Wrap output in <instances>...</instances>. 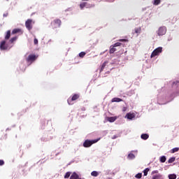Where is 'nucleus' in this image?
<instances>
[{
	"mask_svg": "<svg viewBox=\"0 0 179 179\" xmlns=\"http://www.w3.org/2000/svg\"><path fill=\"white\" fill-rule=\"evenodd\" d=\"M62 24V22L59 19L54 20L51 22V26L52 29H58V27H61V24Z\"/></svg>",
	"mask_w": 179,
	"mask_h": 179,
	"instance_id": "f257e3e1",
	"label": "nucleus"
},
{
	"mask_svg": "<svg viewBox=\"0 0 179 179\" xmlns=\"http://www.w3.org/2000/svg\"><path fill=\"white\" fill-rule=\"evenodd\" d=\"M163 51V48L159 47L153 50L151 54L150 58H155V57H157L161 52Z\"/></svg>",
	"mask_w": 179,
	"mask_h": 179,
	"instance_id": "f03ea898",
	"label": "nucleus"
},
{
	"mask_svg": "<svg viewBox=\"0 0 179 179\" xmlns=\"http://www.w3.org/2000/svg\"><path fill=\"white\" fill-rule=\"evenodd\" d=\"M166 33H167V27L165 26L160 27L157 31V34H158V36H164Z\"/></svg>",
	"mask_w": 179,
	"mask_h": 179,
	"instance_id": "7ed1b4c3",
	"label": "nucleus"
},
{
	"mask_svg": "<svg viewBox=\"0 0 179 179\" xmlns=\"http://www.w3.org/2000/svg\"><path fill=\"white\" fill-rule=\"evenodd\" d=\"M80 97V95H79V94H75L73 95V96L71 98H69L67 101H68V104H69V106H72V104H73L72 103V101H75L76 100H78V99H79Z\"/></svg>",
	"mask_w": 179,
	"mask_h": 179,
	"instance_id": "20e7f679",
	"label": "nucleus"
},
{
	"mask_svg": "<svg viewBox=\"0 0 179 179\" xmlns=\"http://www.w3.org/2000/svg\"><path fill=\"white\" fill-rule=\"evenodd\" d=\"M33 20L31 19H28L26 22H25V27H27V30H29L30 31V30H31L33 29Z\"/></svg>",
	"mask_w": 179,
	"mask_h": 179,
	"instance_id": "39448f33",
	"label": "nucleus"
},
{
	"mask_svg": "<svg viewBox=\"0 0 179 179\" xmlns=\"http://www.w3.org/2000/svg\"><path fill=\"white\" fill-rule=\"evenodd\" d=\"M97 141H90V140H85V141L83 143L84 148H90L93 143H96Z\"/></svg>",
	"mask_w": 179,
	"mask_h": 179,
	"instance_id": "423d86ee",
	"label": "nucleus"
},
{
	"mask_svg": "<svg viewBox=\"0 0 179 179\" xmlns=\"http://www.w3.org/2000/svg\"><path fill=\"white\" fill-rule=\"evenodd\" d=\"M37 59V57L35 55H29L27 58V62H34Z\"/></svg>",
	"mask_w": 179,
	"mask_h": 179,
	"instance_id": "0eeeda50",
	"label": "nucleus"
},
{
	"mask_svg": "<svg viewBox=\"0 0 179 179\" xmlns=\"http://www.w3.org/2000/svg\"><path fill=\"white\" fill-rule=\"evenodd\" d=\"M8 44H6V41H2L0 43V50H8Z\"/></svg>",
	"mask_w": 179,
	"mask_h": 179,
	"instance_id": "6e6552de",
	"label": "nucleus"
},
{
	"mask_svg": "<svg viewBox=\"0 0 179 179\" xmlns=\"http://www.w3.org/2000/svg\"><path fill=\"white\" fill-rule=\"evenodd\" d=\"M70 179H82V178H80L79 175L76 173V172H73L70 176Z\"/></svg>",
	"mask_w": 179,
	"mask_h": 179,
	"instance_id": "1a4fd4ad",
	"label": "nucleus"
},
{
	"mask_svg": "<svg viewBox=\"0 0 179 179\" xmlns=\"http://www.w3.org/2000/svg\"><path fill=\"white\" fill-rule=\"evenodd\" d=\"M17 33H20L21 34H23V31L20 29H15L12 31L13 34H16Z\"/></svg>",
	"mask_w": 179,
	"mask_h": 179,
	"instance_id": "9d476101",
	"label": "nucleus"
},
{
	"mask_svg": "<svg viewBox=\"0 0 179 179\" xmlns=\"http://www.w3.org/2000/svg\"><path fill=\"white\" fill-rule=\"evenodd\" d=\"M111 101H112V103H120V102L122 101V99L115 97V98L112 99Z\"/></svg>",
	"mask_w": 179,
	"mask_h": 179,
	"instance_id": "9b49d317",
	"label": "nucleus"
},
{
	"mask_svg": "<svg viewBox=\"0 0 179 179\" xmlns=\"http://www.w3.org/2000/svg\"><path fill=\"white\" fill-rule=\"evenodd\" d=\"M126 117L128 120H133V118H135V115L134 113H129L126 115Z\"/></svg>",
	"mask_w": 179,
	"mask_h": 179,
	"instance_id": "f8f14e48",
	"label": "nucleus"
},
{
	"mask_svg": "<svg viewBox=\"0 0 179 179\" xmlns=\"http://www.w3.org/2000/svg\"><path fill=\"white\" fill-rule=\"evenodd\" d=\"M107 121L109 122H114L117 120V117H106Z\"/></svg>",
	"mask_w": 179,
	"mask_h": 179,
	"instance_id": "ddd939ff",
	"label": "nucleus"
},
{
	"mask_svg": "<svg viewBox=\"0 0 179 179\" xmlns=\"http://www.w3.org/2000/svg\"><path fill=\"white\" fill-rule=\"evenodd\" d=\"M141 139H143V141H146L147 139H149V134H143L141 136Z\"/></svg>",
	"mask_w": 179,
	"mask_h": 179,
	"instance_id": "4468645a",
	"label": "nucleus"
},
{
	"mask_svg": "<svg viewBox=\"0 0 179 179\" xmlns=\"http://www.w3.org/2000/svg\"><path fill=\"white\" fill-rule=\"evenodd\" d=\"M117 51V48H115L114 46H110V49L109 50L110 54H114Z\"/></svg>",
	"mask_w": 179,
	"mask_h": 179,
	"instance_id": "2eb2a0df",
	"label": "nucleus"
},
{
	"mask_svg": "<svg viewBox=\"0 0 179 179\" xmlns=\"http://www.w3.org/2000/svg\"><path fill=\"white\" fill-rule=\"evenodd\" d=\"M166 160H167V158H166V156H162L160 158H159V162L161 163H166Z\"/></svg>",
	"mask_w": 179,
	"mask_h": 179,
	"instance_id": "dca6fc26",
	"label": "nucleus"
},
{
	"mask_svg": "<svg viewBox=\"0 0 179 179\" xmlns=\"http://www.w3.org/2000/svg\"><path fill=\"white\" fill-rule=\"evenodd\" d=\"M152 179H163V176L161 174L155 175L152 177Z\"/></svg>",
	"mask_w": 179,
	"mask_h": 179,
	"instance_id": "f3484780",
	"label": "nucleus"
},
{
	"mask_svg": "<svg viewBox=\"0 0 179 179\" xmlns=\"http://www.w3.org/2000/svg\"><path fill=\"white\" fill-rule=\"evenodd\" d=\"M86 3H87L83 2V3H81L80 4V9L81 10H83V9L86 7Z\"/></svg>",
	"mask_w": 179,
	"mask_h": 179,
	"instance_id": "a211bd4d",
	"label": "nucleus"
},
{
	"mask_svg": "<svg viewBox=\"0 0 179 179\" xmlns=\"http://www.w3.org/2000/svg\"><path fill=\"white\" fill-rule=\"evenodd\" d=\"M134 30L136 34H141V31H142V29L141 27L135 28Z\"/></svg>",
	"mask_w": 179,
	"mask_h": 179,
	"instance_id": "6ab92c4d",
	"label": "nucleus"
},
{
	"mask_svg": "<svg viewBox=\"0 0 179 179\" xmlns=\"http://www.w3.org/2000/svg\"><path fill=\"white\" fill-rule=\"evenodd\" d=\"M9 38H10V31L8 30L5 36V40H9Z\"/></svg>",
	"mask_w": 179,
	"mask_h": 179,
	"instance_id": "aec40b11",
	"label": "nucleus"
},
{
	"mask_svg": "<svg viewBox=\"0 0 179 179\" xmlns=\"http://www.w3.org/2000/svg\"><path fill=\"white\" fill-rule=\"evenodd\" d=\"M91 176H92V177H97V176H99V172L94 171L91 173Z\"/></svg>",
	"mask_w": 179,
	"mask_h": 179,
	"instance_id": "412c9836",
	"label": "nucleus"
},
{
	"mask_svg": "<svg viewBox=\"0 0 179 179\" xmlns=\"http://www.w3.org/2000/svg\"><path fill=\"white\" fill-rule=\"evenodd\" d=\"M169 179H176V178H177V175L176 174H170V175H169Z\"/></svg>",
	"mask_w": 179,
	"mask_h": 179,
	"instance_id": "4be33fe9",
	"label": "nucleus"
},
{
	"mask_svg": "<svg viewBox=\"0 0 179 179\" xmlns=\"http://www.w3.org/2000/svg\"><path fill=\"white\" fill-rule=\"evenodd\" d=\"M17 40V36L13 37V38H10V43H15V41H16Z\"/></svg>",
	"mask_w": 179,
	"mask_h": 179,
	"instance_id": "5701e85b",
	"label": "nucleus"
},
{
	"mask_svg": "<svg viewBox=\"0 0 179 179\" xmlns=\"http://www.w3.org/2000/svg\"><path fill=\"white\" fill-rule=\"evenodd\" d=\"M71 174H72L71 172H66V174L64 175V178H69L71 177Z\"/></svg>",
	"mask_w": 179,
	"mask_h": 179,
	"instance_id": "b1692460",
	"label": "nucleus"
},
{
	"mask_svg": "<svg viewBox=\"0 0 179 179\" xmlns=\"http://www.w3.org/2000/svg\"><path fill=\"white\" fill-rule=\"evenodd\" d=\"M176 162V157H171L168 160V163H174Z\"/></svg>",
	"mask_w": 179,
	"mask_h": 179,
	"instance_id": "393cba45",
	"label": "nucleus"
},
{
	"mask_svg": "<svg viewBox=\"0 0 179 179\" xmlns=\"http://www.w3.org/2000/svg\"><path fill=\"white\" fill-rule=\"evenodd\" d=\"M128 159H135V155L132 154V153H130L128 155Z\"/></svg>",
	"mask_w": 179,
	"mask_h": 179,
	"instance_id": "a878e982",
	"label": "nucleus"
},
{
	"mask_svg": "<svg viewBox=\"0 0 179 179\" xmlns=\"http://www.w3.org/2000/svg\"><path fill=\"white\" fill-rule=\"evenodd\" d=\"M149 168H146L144 171H143V174L145 176H148V173H149Z\"/></svg>",
	"mask_w": 179,
	"mask_h": 179,
	"instance_id": "bb28decb",
	"label": "nucleus"
},
{
	"mask_svg": "<svg viewBox=\"0 0 179 179\" xmlns=\"http://www.w3.org/2000/svg\"><path fill=\"white\" fill-rule=\"evenodd\" d=\"M179 150V148H173L171 151V153H176V152H178Z\"/></svg>",
	"mask_w": 179,
	"mask_h": 179,
	"instance_id": "cd10ccee",
	"label": "nucleus"
},
{
	"mask_svg": "<svg viewBox=\"0 0 179 179\" xmlns=\"http://www.w3.org/2000/svg\"><path fill=\"white\" fill-rule=\"evenodd\" d=\"M104 68H106V62L103 63V64L101 65L100 72H103V71H104Z\"/></svg>",
	"mask_w": 179,
	"mask_h": 179,
	"instance_id": "c85d7f7f",
	"label": "nucleus"
},
{
	"mask_svg": "<svg viewBox=\"0 0 179 179\" xmlns=\"http://www.w3.org/2000/svg\"><path fill=\"white\" fill-rule=\"evenodd\" d=\"M85 55H86V52H81L79 53V57L80 58H83V57H85Z\"/></svg>",
	"mask_w": 179,
	"mask_h": 179,
	"instance_id": "c756f323",
	"label": "nucleus"
},
{
	"mask_svg": "<svg viewBox=\"0 0 179 179\" xmlns=\"http://www.w3.org/2000/svg\"><path fill=\"white\" fill-rule=\"evenodd\" d=\"M136 178H142V173H138L135 176Z\"/></svg>",
	"mask_w": 179,
	"mask_h": 179,
	"instance_id": "7c9ffc66",
	"label": "nucleus"
},
{
	"mask_svg": "<svg viewBox=\"0 0 179 179\" xmlns=\"http://www.w3.org/2000/svg\"><path fill=\"white\" fill-rule=\"evenodd\" d=\"M161 0H154V5H159Z\"/></svg>",
	"mask_w": 179,
	"mask_h": 179,
	"instance_id": "2f4dec72",
	"label": "nucleus"
},
{
	"mask_svg": "<svg viewBox=\"0 0 179 179\" xmlns=\"http://www.w3.org/2000/svg\"><path fill=\"white\" fill-rule=\"evenodd\" d=\"M120 45H121V43L117 42V43H115L113 46L115 48V47H120Z\"/></svg>",
	"mask_w": 179,
	"mask_h": 179,
	"instance_id": "473e14b6",
	"label": "nucleus"
},
{
	"mask_svg": "<svg viewBox=\"0 0 179 179\" xmlns=\"http://www.w3.org/2000/svg\"><path fill=\"white\" fill-rule=\"evenodd\" d=\"M5 164V162L3 160H0V166H3Z\"/></svg>",
	"mask_w": 179,
	"mask_h": 179,
	"instance_id": "72a5a7b5",
	"label": "nucleus"
},
{
	"mask_svg": "<svg viewBox=\"0 0 179 179\" xmlns=\"http://www.w3.org/2000/svg\"><path fill=\"white\" fill-rule=\"evenodd\" d=\"M34 44H38V40H37V38H35L34 40Z\"/></svg>",
	"mask_w": 179,
	"mask_h": 179,
	"instance_id": "f704fd0d",
	"label": "nucleus"
},
{
	"mask_svg": "<svg viewBox=\"0 0 179 179\" xmlns=\"http://www.w3.org/2000/svg\"><path fill=\"white\" fill-rule=\"evenodd\" d=\"M152 174H157V173H159V171H153Z\"/></svg>",
	"mask_w": 179,
	"mask_h": 179,
	"instance_id": "c9c22d12",
	"label": "nucleus"
},
{
	"mask_svg": "<svg viewBox=\"0 0 179 179\" xmlns=\"http://www.w3.org/2000/svg\"><path fill=\"white\" fill-rule=\"evenodd\" d=\"M119 41H122V42L127 41V39H120Z\"/></svg>",
	"mask_w": 179,
	"mask_h": 179,
	"instance_id": "e433bc0d",
	"label": "nucleus"
},
{
	"mask_svg": "<svg viewBox=\"0 0 179 179\" xmlns=\"http://www.w3.org/2000/svg\"><path fill=\"white\" fill-rule=\"evenodd\" d=\"M125 110H127V108H124V110H123V111H125Z\"/></svg>",
	"mask_w": 179,
	"mask_h": 179,
	"instance_id": "4c0bfd02",
	"label": "nucleus"
},
{
	"mask_svg": "<svg viewBox=\"0 0 179 179\" xmlns=\"http://www.w3.org/2000/svg\"><path fill=\"white\" fill-rule=\"evenodd\" d=\"M82 1H89V0H82Z\"/></svg>",
	"mask_w": 179,
	"mask_h": 179,
	"instance_id": "58836bf2",
	"label": "nucleus"
}]
</instances>
